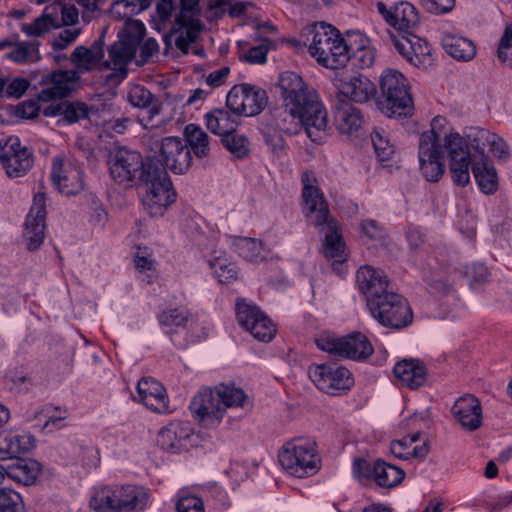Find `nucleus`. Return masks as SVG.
Masks as SVG:
<instances>
[{"mask_svg": "<svg viewBox=\"0 0 512 512\" xmlns=\"http://www.w3.org/2000/svg\"><path fill=\"white\" fill-rule=\"evenodd\" d=\"M278 87L283 107L304 118L307 136L313 142L320 141L328 126V115L318 93L301 76L290 71L280 75Z\"/></svg>", "mask_w": 512, "mask_h": 512, "instance_id": "obj_1", "label": "nucleus"}, {"mask_svg": "<svg viewBox=\"0 0 512 512\" xmlns=\"http://www.w3.org/2000/svg\"><path fill=\"white\" fill-rule=\"evenodd\" d=\"M233 407L250 408L251 404L243 389L227 384L202 387L190 403L193 417L207 425H218L227 408Z\"/></svg>", "mask_w": 512, "mask_h": 512, "instance_id": "obj_2", "label": "nucleus"}, {"mask_svg": "<svg viewBox=\"0 0 512 512\" xmlns=\"http://www.w3.org/2000/svg\"><path fill=\"white\" fill-rule=\"evenodd\" d=\"M304 45L316 61L329 69L343 67L349 60V46L337 29L325 23H313L301 31Z\"/></svg>", "mask_w": 512, "mask_h": 512, "instance_id": "obj_3", "label": "nucleus"}, {"mask_svg": "<svg viewBox=\"0 0 512 512\" xmlns=\"http://www.w3.org/2000/svg\"><path fill=\"white\" fill-rule=\"evenodd\" d=\"M158 163L156 156L144 159L138 151L126 147L112 150L107 160L110 177L124 187L143 183L148 177L146 172H151Z\"/></svg>", "mask_w": 512, "mask_h": 512, "instance_id": "obj_4", "label": "nucleus"}, {"mask_svg": "<svg viewBox=\"0 0 512 512\" xmlns=\"http://www.w3.org/2000/svg\"><path fill=\"white\" fill-rule=\"evenodd\" d=\"M381 110L388 117H407L412 114L413 100L408 81L398 70L387 68L380 77Z\"/></svg>", "mask_w": 512, "mask_h": 512, "instance_id": "obj_5", "label": "nucleus"}, {"mask_svg": "<svg viewBox=\"0 0 512 512\" xmlns=\"http://www.w3.org/2000/svg\"><path fill=\"white\" fill-rule=\"evenodd\" d=\"M446 119L437 116L431 123V129L423 132L419 138L418 158L422 175L429 182H437L445 171L441 145V128Z\"/></svg>", "mask_w": 512, "mask_h": 512, "instance_id": "obj_6", "label": "nucleus"}, {"mask_svg": "<svg viewBox=\"0 0 512 512\" xmlns=\"http://www.w3.org/2000/svg\"><path fill=\"white\" fill-rule=\"evenodd\" d=\"M367 307L375 320L391 329H403L413 321V312L409 303L403 296L393 291L371 297Z\"/></svg>", "mask_w": 512, "mask_h": 512, "instance_id": "obj_7", "label": "nucleus"}, {"mask_svg": "<svg viewBox=\"0 0 512 512\" xmlns=\"http://www.w3.org/2000/svg\"><path fill=\"white\" fill-rule=\"evenodd\" d=\"M279 462L290 475L298 478L315 474L320 465L315 443L302 439L288 442L279 453Z\"/></svg>", "mask_w": 512, "mask_h": 512, "instance_id": "obj_8", "label": "nucleus"}, {"mask_svg": "<svg viewBox=\"0 0 512 512\" xmlns=\"http://www.w3.org/2000/svg\"><path fill=\"white\" fill-rule=\"evenodd\" d=\"M143 184L147 186L143 205L149 215L158 217L164 215L168 207L176 200V192L165 167L159 162L151 171Z\"/></svg>", "mask_w": 512, "mask_h": 512, "instance_id": "obj_9", "label": "nucleus"}, {"mask_svg": "<svg viewBox=\"0 0 512 512\" xmlns=\"http://www.w3.org/2000/svg\"><path fill=\"white\" fill-rule=\"evenodd\" d=\"M316 345L330 355L355 361L366 360L374 353L371 342L361 332L343 337L323 335L316 339Z\"/></svg>", "mask_w": 512, "mask_h": 512, "instance_id": "obj_10", "label": "nucleus"}, {"mask_svg": "<svg viewBox=\"0 0 512 512\" xmlns=\"http://www.w3.org/2000/svg\"><path fill=\"white\" fill-rule=\"evenodd\" d=\"M267 103L266 91L248 83L233 86L226 97L227 108L238 116H256L264 110Z\"/></svg>", "mask_w": 512, "mask_h": 512, "instance_id": "obj_11", "label": "nucleus"}, {"mask_svg": "<svg viewBox=\"0 0 512 512\" xmlns=\"http://www.w3.org/2000/svg\"><path fill=\"white\" fill-rule=\"evenodd\" d=\"M236 318L239 325L257 340L269 342L276 333L274 323L251 301L237 298Z\"/></svg>", "mask_w": 512, "mask_h": 512, "instance_id": "obj_12", "label": "nucleus"}, {"mask_svg": "<svg viewBox=\"0 0 512 512\" xmlns=\"http://www.w3.org/2000/svg\"><path fill=\"white\" fill-rule=\"evenodd\" d=\"M444 147L449 158V169L452 179L459 186H466L470 182V166L472 156L466 147L464 138L458 132H450L443 136Z\"/></svg>", "mask_w": 512, "mask_h": 512, "instance_id": "obj_13", "label": "nucleus"}, {"mask_svg": "<svg viewBox=\"0 0 512 512\" xmlns=\"http://www.w3.org/2000/svg\"><path fill=\"white\" fill-rule=\"evenodd\" d=\"M33 153L17 136L0 140V163L11 178L22 177L32 168Z\"/></svg>", "mask_w": 512, "mask_h": 512, "instance_id": "obj_14", "label": "nucleus"}, {"mask_svg": "<svg viewBox=\"0 0 512 512\" xmlns=\"http://www.w3.org/2000/svg\"><path fill=\"white\" fill-rule=\"evenodd\" d=\"M309 377L319 390L330 395L348 391L354 384L351 372L343 366L316 365L309 369Z\"/></svg>", "mask_w": 512, "mask_h": 512, "instance_id": "obj_15", "label": "nucleus"}, {"mask_svg": "<svg viewBox=\"0 0 512 512\" xmlns=\"http://www.w3.org/2000/svg\"><path fill=\"white\" fill-rule=\"evenodd\" d=\"M302 184V198L308 221L315 227L323 229L324 224L333 218L330 216L328 204L318 187L314 174L308 171L304 172Z\"/></svg>", "mask_w": 512, "mask_h": 512, "instance_id": "obj_16", "label": "nucleus"}, {"mask_svg": "<svg viewBox=\"0 0 512 512\" xmlns=\"http://www.w3.org/2000/svg\"><path fill=\"white\" fill-rule=\"evenodd\" d=\"M46 198L44 193H36L26 217L23 238L29 250H36L43 243L46 229Z\"/></svg>", "mask_w": 512, "mask_h": 512, "instance_id": "obj_17", "label": "nucleus"}, {"mask_svg": "<svg viewBox=\"0 0 512 512\" xmlns=\"http://www.w3.org/2000/svg\"><path fill=\"white\" fill-rule=\"evenodd\" d=\"M159 155L163 163L158 160L165 170L175 174H184L191 166L192 157L187 144L179 137H165L159 144Z\"/></svg>", "mask_w": 512, "mask_h": 512, "instance_id": "obj_18", "label": "nucleus"}, {"mask_svg": "<svg viewBox=\"0 0 512 512\" xmlns=\"http://www.w3.org/2000/svg\"><path fill=\"white\" fill-rule=\"evenodd\" d=\"M392 42L395 49L414 66L426 69L433 64L430 46L413 32L400 37L393 36Z\"/></svg>", "mask_w": 512, "mask_h": 512, "instance_id": "obj_19", "label": "nucleus"}, {"mask_svg": "<svg viewBox=\"0 0 512 512\" xmlns=\"http://www.w3.org/2000/svg\"><path fill=\"white\" fill-rule=\"evenodd\" d=\"M377 10L385 21L401 35L412 33L419 24V13L409 2L403 1L390 8L383 2H378Z\"/></svg>", "mask_w": 512, "mask_h": 512, "instance_id": "obj_20", "label": "nucleus"}, {"mask_svg": "<svg viewBox=\"0 0 512 512\" xmlns=\"http://www.w3.org/2000/svg\"><path fill=\"white\" fill-rule=\"evenodd\" d=\"M51 179L60 193L76 195L84 188L83 171L69 161L54 158Z\"/></svg>", "mask_w": 512, "mask_h": 512, "instance_id": "obj_21", "label": "nucleus"}, {"mask_svg": "<svg viewBox=\"0 0 512 512\" xmlns=\"http://www.w3.org/2000/svg\"><path fill=\"white\" fill-rule=\"evenodd\" d=\"M455 421L466 431H475L482 426V406L472 394L459 397L451 408Z\"/></svg>", "mask_w": 512, "mask_h": 512, "instance_id": "obj_22", "label": "nucleus"}, {"mask_svg": "<svg viewBox=\"0 0 512 512\" xmlns=\"http://www.w3.org/2000/svg\"><path fill=\"white\" fill-rule=\"evenodd\" d=\"M335 85L339 90L338 98H348L357 103H364L376 94V87L370 79L364 75L337 76Z\"/></svg>", "mask_w": 512, "mask_h": 512, "instance_id": "obj_23", "label": "nucleus"}, {"mask_svg": "<svg viewBox=\"0 0 512 512\" xmlns=\"http://www.w3.org/2000/svg\"><path fill=\"white\" fill-rule=\"evenodd\" d=\"M79 79L78 70L54 71L47 77L46 84L49 86L38 93V99L49 102L55 98H64L75 90Z\"/></svg>", "mask_w": 512, "mask_h": 512, "instance_id": "obj_24", "label": "nucleus"}, {"mask_svg": "<svg viewBox=\"0 0 512 512\" xmlns=\"http://www.w3.org/2000/svg\"><path fill=\"white\" fill-rule=\"evenodd\" d=\"M192 434L189 422L173 421L159 430L157 444L165 451L178 453L187 449Z\"/></svg>", "mask_w": 512, "mask_h": 512, "instance_id": "obj_25", "label": "nucleus"}, {"mask_svg": "<svg viewBox=\"0 0 512 512\" xmlns=\"http://www.w3.org/2000/svg\"><path fill=\"white\" fill-rule=\"evenodd\" d=\"M137 399L148 409L157 413L169 412V401L165 388L157 380L144 377L137 384Z\"/></svg>", "mask_w": 512, "mask_h": 512, "instance_id": "obj_26", "label": "nucleus"}, {"mask_svg": "<svg viewBox=\"0 0 512 512\" xmlns=\"http://www.w3.org/2000/svg\"><path fill=\"white\" fill-rule=\"evenodd\" d=\"M356 282L360 292L366 295L367 303L371 297L381 296L389 291V280L384 272L369 265L359 268Z\"/></svg>", "mask_w": 512, "mask_h": 512, "instance_id": "obj_27", "label": "nucleus"}, {"mask_svg": "<svg viewBox=\"0 0 512 512\" xmlns=\"http://www.w3.org/2000/svg\"><path fill=\"white\" fill-rule=\"evenodd\" d=\"M34 446V437L25 432L17 430L4 429L0 431V454L4 455L2 461L6 459L19 458L26 454Z\"/></svg>", "mask_w": 512, "mask_h": 512, "instance_id": "obj_28", "label": "nucleus"}, {"mask_svg": "<svg viewBox=\"0 0 512 512\" xmlns=\"http://www.w3.org/2000/svg\"><path fill=\"white\" fill-rule=\"evenodd\" d=\"M393 372L400 383L409 389H417L423 386L428 377L426 365L422 361L413 358L397 362Z\"/></svg>", "mask_w": 512, "mask_h": 512, "instance_id": "obj_29", "label": "nucleus"}, {"mask_svg": "<svg viewBox=\"0 0 512 512\" xmlns=\"http://www.w3.org/2000/svg\"><path fill=\"white\" fill-rule=\"evenodd\" d=\"M136 51L137 47L124 39H118L108 50L109 59L105 62V66L114 71L113 76L123 80L128 73L127 65L134 58Z\"/></svg>", "mask_w": 512, "mask_h": 512, "instance_id": "obj_30", "label": "nucleus"}, {"mask_svg": "<svg viewBox=\"0 0 512 512\" xmlns=\"http://www.w3.org/2000/svg\"><path fill=\"white\" fill-rule=\"evenodd\" d=\"M118 488V512H143L151 494L148 489L137 485H122Z\"/></svg>", "mask_w": 512, "mask_h": 512, "instance_id": "obj_31", "label": "nucleus"}, {"mask_svg": "<svg viewBox=\"0 0 512 512\" xmlns=\"http://www.w3.org/2000/svg\"><path fill=\"white\" fill-rule=\"evenodd\" d=\"M11 463H5L1 469L6 473L7 479L25 486L35 482L39 473V463L31 459L14 458Z\"/></svg>", "mask_w": 512, "mask_h": 512, "instance_id": "obj_32", "label": "nucleus"}, {"mask_svg": "<svg viewBox=\"0 0 512 512\" xmlns=\"http://www.w3.org/2000/svg\"><path fill=\"white\" fill-rule=\"evenodd\" d=\"M319 232L325 233L324 255L327 258L334 259L335 265H342L346 260L345 243L342 235L338 231V225L335 219H331L324 224V228H318Z\"/></svg>", "mask_w": 512, "mask_h": 512, "instance_id": "obj_33", "label": "nucleus"}, {"mask_svg": "<svg viewBox=\"0 0 512 512\" xmlns=\"http://www.w3.org/2000/svg\"><path fill=\"white\" fill-rule=\"evenodd\" d=\"M207 129L221 138L231 132H235L240 123L239 116L229 108L214 109L205 115Z\"/></svg>", "mask_w": 512, "mask_h": 512, "instance_id": "obj_34", "label": "nucleus"}, {"mask_svg": "<svg viewBox=\"0 0 512 512\" xmlns=\"http://www.w3.org/2000/svg\"><path fill=\"white\" fill-rule=\"evenodd\" d=\"M334 117L338 130L346 134L358 130L363 122L360 110L342 98L335 102Z\"/></svg>", "mask_w": 512, "mask_h": 512, "instance_id": "obj_35", "label": "nucleus"}, {"mask_svg": "<svg viewBox=\"0 0 512 512\" xmlns=\"http://www.w3.org/2000/svg\"><path fill=\"white\" fill-rule=\"evenodd\" d=\"M127 102L138 109H148L150 118L160 113L161 104L154 94L140 84H130L126 93Z\"/></svg>", "mask_w": 512, "mask_h": 512, "instance_id": "obj_36", "label": "nucleus"}, {"mask_svg": "<svg viewBox=\"0 0 512 512\" xmlns=\"http://www.w3.org/2000/svg\"><path fill=\"white\" fill-rule=\"evenodd\" d=\"M420 432L407 435L400 440H394L390 444V452L399 459L419 458L424 459L429 453L427 442H423L419 446H415L412 450V444L420 440Z\"/></svg>", "mask_w": 512, "mask_h": 512, "instance_id": "obj_37", "label": "nucleus"}, {"mask_svg": "<svg viewBox=\"0 0 512 512\" xmlns=\"http://www.w3.org/2000/svg\"><path fill=\"white\" fill-rule=\"evenodd\" d=\"M442 46L451 57L460 61H469L476 54L471 40L454 34H445L442 37Z\"/></svg>", "mask_w": 512, "mask_h": 512, "instance_id": "obj_38", "label": "nucleus"}, {"mask_svg": "<svg viewBox=\"0 0 512 512\" xmlns=\"http://www.w3.org/2000/svg\"><path fill=\"white\" fill-rule=\"evenodd\" d=\"M405 477V472L383 460H377L372 466V478L376 484L383 488H392L400 484Z\"/></svg>", "mask_w": 512, "mask_h": 512, "instance_id": "obj_39", "label": "nucleus"}, {"mask_svg": "<svg viewBox=\"0 0 512 512\" xmlns=\"http://www.w3.org/2000/svg\"><path fill=\"white\" fill-rule=\"evenodd\" d=\"M185 143L190 149V153L200 159L207 158L210 154V137L208 134L199 126L195 124H189L184 130Z\"/></svg>", "mask_w": 512, "mask_h": 512, "instance_id": "obj_40", "label": "nucleus"}, {"mask_svg": "<svg viewBox=\"0 0 512 512\" xmlns=\"http://www.w3.org/2000/svg\"><path fill=\"white\" fill-rule=\"evenodd\" d=\"M102 45L103 40L101 37L91 49L84 46H78L74 49L70 55V60L77 66L79 72L90 71L94 64L100 61L103 57Z\"/></svg>", "mask_w": 512, "mask_h": 512, "instance_id": "obj_41", "label": "nucleus"}, {"mask_svg": "<svg viewBox=\"0 0 512 512\" xmlns=\"http://www.w3.org/2000/svg\"><path fill=\"white\" fill-rule=\"evenodd\" d=\"M472 172L483 193L492 194L497 190L498 181L496 169L489 163V160L474 161L472 164Z\"/></svg>", "mask_w": 512, "mask_h": 512, "instance_id": "obj_42", "label": "nucleus"}, {"mask_svg": "<svg viewBox=\"0 0 512 512\" xmlns=\"http://www.w3.org/2000/svg\"><path fill=\"white\" fill-rule=\"evenodd\" d=\"M89 505L96 512H118L117 486H106L96 490Z\"/></svg>", "mask_w": 512, "mask_h": 512, "instance_id": "obj_43", "label": "nucleus"}, {"mask_svg": "<svg viewBox=\"0 0 512 512\" xmlns=\"http://www.w3.org/2000/svg\"><path fill=\"white\" fill-rule=\"evenodd\" d=\"M274 120L277 128L288 135L298 134L302 129L306 131L305 119L296 113L290 112L287 107H281L275 110Z\"/></svg>", "mask_w": 512, "mask_h": 512, "instance_id": "obj_44", "label": "nucleus"}, {"mask_svg": "<svg viewBox=\"0 0 512 512\" xmlns=\"http://www.w3.org/2000/svg\"><path fill=\"white\" fill-rule=\"evenodd\" d=\"M6 57L17 64L35 63L41 59L38 41H20Z\"/></svg>", "mask_w": 512, "mask_h": 512, "instance_id": "obj_45", "label": "nucleus"}, {"mask_svg": "<svg viewBox=\"0 0 512 512\" xmlns=\"http://www.w3.org/2000/svg\"><path fill=\"white\" fill-rule=\"evenodd\" d=\"M71 457L75 464L85 469L96 468L100 463L98 449L92 444L75 443L71 449Z\"/></svg>", "mask_w": 512, "mask_h": 512, "instance_id": "obj_46", "label": "nucleus"}, {"mask_svg": "<svg viewBox=\"0 0 512 512\" xmlns=\"http://www.w3.org/2000/svg\"><path fill=\"white\" fill-rule=\"evenodd\" d=\"M48 7L56 29L74 26L79 21V11L74 5L54 3Z\"/></svg>", "mask_w": 512, "mask_h": 512, "instance_id": "obj_47", "label": "nucleus"}, {"mask_svg": "<svg viewBox=\"0 0 512 512\" xmlns=\"http://www.w3.org/2000/svg\"><path fill=\"white\" fill-rule=\"evenodd\" d=\"M491 133L489 130L472 127L466 133L464 141L466 142V147L469 150V146L474 149L480 156L478 161H486L488 157L485 155L486 149H488V144L490 141Z\"/></svg>", "mask_w": 512, "mask_h": 512, "instance_id": "obj_48", "label": "nucleus"}, {"mask_svg": "<svg viewBox=\"0 0 512 512\" xmlns=\"http://www.w3.org/2000/svg\"><path fill=\"white\" fill-rule=\"evenodd\" d=\"M233 248L236 253L248 261L258 262L265 259L262 253V243L246 237L236 238L233 242Z\"/></svg>", "mask_w": 512, "mask_h": 512, "instance_id": "obj_49", "label": "nucleus"}, {"mask_svg": "<svg viewBox=\"0 0 512 512\" xmlns=\"http://www.w3.org/2000/svg\"><path fill=\"white\" fill-rule=\"evenodd\" d=\"M189 317L190 313L185 308H172L161 312L158 321L168 332H173L177 328L185 327Z\"/></svg>", "mask_w": 512, "mask_h": 512, "instance_id": "obj_50", "label": "nucleus"}, {"mask_svg": "<svg viewBox=\"0 0 512 512\" xmlns=\"http://www.w3.org/2000/svg\"><path fill=\"white\" fill-rule=\"evenodd\" d=\"M183 31L176 37L175 45L184 54L188 53L190 43L194 42L203 28L201 20L190 23H176Z\"/></svg>", "mask_w": 512, "mask_h": 512, "instance_id": "obj_51", "label": "nucleus"}, {"mask_svg": "<svg viewBox=\"0 0 512 512\" xmlns=\"http://www.w3.org/2000/svg\"><path fill=\"white\" fill-rule=\"evenodd\" d=\"M93 107L80 101H63L62 118L59 120L68 124L77 123L80 120L87 119Z\"/></svg>", "mask_w": 512, "mask_h": 512, "instance_id": "obj_52", "label": "nucleus"}, {"mask_svg": "<svg viewBox=\"0 0 512 512\" xmlns=\"http://www.w3.org/2000/svg\"><path fill=\"white\" fill-rule=\"evenodd\" d=\"M371 141L375 153L380 161H388L395 153V147L390 142L387 132L382 128H375L371 133Z\"/></svg>", "mask_w": 512, "mask_h": 512, "instance_id": "obj_53", "label": "nucleus"}, {"mask_svg": "<svg viewBox=\"0 0 512 512\" xmlns=\"http://www.w3.org/2000/svg\"><path fill=\"white\" fill-rule=\"evenodd\" d=\"M52 29L56 28L48 6L40 17L31 23L23 24L21 27L22 32L29 37H40Z\"/></svg>", "mask_w": 512, "mask_h": 512, "instance_id": "obj_54", "label": "nucleus"}, {"mask_svg": "<svg viewBox=\"0 0 512 512\" xmlns=\"http://www.w3.org/2000/svg\"><path fill=\"white\" fill-rule=\"evenodd\" d=\"M221 142L224 147L237 158H243L249 152L248 139L243 134L237 133L236 130L221 138Z\"/></svg>", "mask_w": 512, "mask_h": 512, "instance_id": "obj_55", "label": "nucleus"}, {"mask_svg": "<svg viewBox=\"0 0 512 512\" xmlns=\"http://www.w3.org/2000/svg\"><path fill=\"white\" fill-rule=\"evenodd\" d=\"M145 31V26L140 20H129L124 23L123 29L118 33L119 40L124 39L135 47H138L145 36Z\"/></svg>", "mask_w": 512, "mask_h": 512, "instance_id": "obj_56", "label": "nucleus"}, {"mask_svg": "<svg viewBox=\"0 0 512 512\" xmlns=\"http://www.w3.org/2000/svg\"><path fill=\"white\" fill-rule=\"evenodd\" d=\"M22 497L12 489L0 488V512H21Z\"/></svg>", "mask_w": 512, "mask_h": 512, "instance_id": "obj_57", "label": "nucleus"}, {"mask_svg": "<svg viewBox=\"0 0 512 512\" xmlns=\"http://www.w3.org/2000/svg\"><path fill=\"white\" fill-rule=\"evenodd\" d=\"M209 265L220 283H229L237 279V270L234 264L227 263L226 260L216 259L210 261Z\"/></svg>", "mask_w": 512, "mask_h": 512, "instance_id": "obj_58", "label": "nucleus"}, {"mask_svg": "<svg viewBox=\"0 0 512 512\" xmlns=\"http://www.w3.org/2000/svg\"><path fill=\"white\" fill-rule=\"evenodd\" d=\"M200 14V0H180V11L176 16V23L200 20Z\"/></svg>", "mask_w": 512, "mask_h": 512, "instance_id": "obj_59", "label": "nucleus"}, {"mask_svg": "<svg viewBox=\"0 0 512 512\" xmlns=\"http://www.w3.org/2000/svg\"><path fill=\"white\" fill-rule=\"evenodd\" d=\"M134 2L131 0H118L110 8V15L114 20L127 22L137 14Z\"/></svg>", "mask_w": 512, "mask_h": 512, "instance_id": "obj_60", "label": "nucleus"}, {"mask_svg": "<svg viewBox=\"0 0 512 512\" xmlns=\"http://www.w3.org/2000/svg\"><path fill=\"white\" fill-rule=\"evenodd\" d=\"M374 59L375 53L371 47L361 45L356 50H353L352 53L349 51L348 61H352L353 65L359 68L370 67L373 64Z\"/></svg>", "mask_w": 512, "mask_h": 512, "instance_id": "obj_61", "label": "nucleus"}, {"mask_svg": "<svg viewBox=\"0 0 512 512\" xmlns=\"http://www.w3.org/2000/svg\"><path fill=\"white\" fill-rule=\"evenodd\" d=\"M498 58L512 68V25L507 26L499 41Z\"/></svg>", "mask_w": 512, "mask_h": 512, "instance_id": "obj_62", "label": "nucleus"}, {"mask_svg": "<svg viewBox=\"0 0 512 512\" xmlns=\"http://www.w3.org/2000/svg\"><path fill=\"white\" fill-rule=\"evenodd\" d=\"M81 29L77 27L66 28L62 30L51 41L52 48L55 51L63 50L71 45L80 35Z\"/></svg>", "mask_w": 512, "mask_h": 512, "instance_id": "obj_63", "label": "nucleus"}, {"mask_svg": "<svg viewBox=\"0 0 512 512\" xmlns=\"http://www.w3.org/2000/svg\"><path fill=\"white\" fill-rule=\"evenodd\" d=\"M177 512H205L204 503L195 495L181 497L176 503Z\"/></svg>", "mask_w": 512, "mask_h": 512, "instance_id": "obj_64", "label": "nucleus"}]
</instances>
